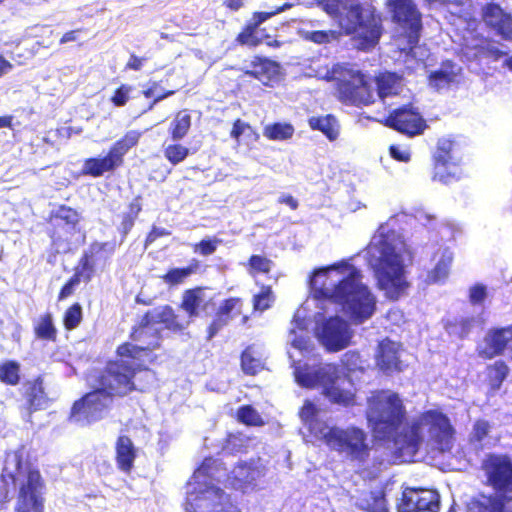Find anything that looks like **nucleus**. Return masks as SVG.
<instances>
[{
    "label": "nucleus",
    "mask_w": 512,
    "mask_h": 512,
    "mask_svg": "<svg viewBox=\"0 0 512 512\" xmlns=\"http://www.w3.org/2000/svg\"><path fill=\"white\" fill-rule=\"evenodd\" d=\"M361 278L356 267L341 262L315 270L311 286L319 298L339 305L350 323L360 325L376 311V298Z\"/></svg>",
    "instance_id": "nucleus-1"
},
{
    "label": "nucleus",
    "mask_w": 512,
    "mask_h": 512,
    "mask_svg": "<svg viewBox=\"0 0 512 512\" xmlns=\"http://www.w3.org/2000/svg\"><path fill=\"white\" fill-rule=\"evenodd\" d=\"M365 417L372 431L383 440H392L400 455L414 456L423 441L422 423L413 421L401 432L407 421V410L400 395L390 389L371 392L366 401Z\"/></svg>",
    "instance_id": "nucleus-2"
},
{
    "label": "nucleus",
    "mask_w": 512,
    "mask_h": 512,
    "mask_svg": "<svg viewBox=\"0 0 512 512\" xmlns=\"http://www.w3.org/2000/svg\"><path fill=\"white\" fill-rule=\"evenodd\" d=\"M320 4L345 35L353 36L357 49L368 51L378 44L383 33L382 16L371 3L322 0Z\"/></svg>",
    "instance_id": "nucleus-3"
},
{
    "label": "nucleus",
    "mask_w": 512,
    "mask_h": 512,
    "mask_svg": "<svg viewBox=\"0 0 512 512\" xmlns=\"http://www.w3.org/2000/svg\"><path fill=\"white\" fill-rule=\"evenodd\" d=\"M312 428L315 438L321 441L330 451L345 456L352 462L364 464L370 458L371 447L367 433L360 427L346 428L327 423H318Z\"/></svg>",
    "instance_id": "nucleus-4"
},
{
    "label": "nucleus",
    "mask_w": 512,
    "mask_h": 512,
    "mask_svg": "<svg viewBox=\"0 0 512 512\" xmlns=\"http://www.w3.org/2000/svg\"><path fill=\"white\" fill-rule=\"evenodd\" d=\"M13 459L15 470L8 473V477L18 486L14 512H45V481L39 469L24 458L22 452H14Z\"/></svg>",
    "instance_id": "nucleus-5"
},
{
    "label": "nucleus",
    "mask_w": 512,
    "mask_h": 512,
    "mask_svg": "<svg viewBox=\"0 0 512 512\" xmlns=\"http://www.w3.org/2000/svg\"><path fill=\"white\" fill-rule=\"evenodd\" d=\"M379 242V257L375 265V277L379 289L393 301L407 294L410 282L406 277L403 254L394 245L381 237Z\"/></svg>",
    "instance_id": "nucleus-6"
},
{
    "label": "nucleus",
    "mask_w": 512,
    "mask_h": 512,
    "mask_svg": "<svg viewBox=\"0 0 512 512\" xmlns=\"http://www.w3.org/2000/svg\"><path fill=\"white\" fill-rule=\"evenodd\" d=\"M148 368L142 360L132 357L117 356L109 360L96 378V384L103 386L115 397L123 398L133 392L143 393L145 389L136 384V375Z\"/></svg>",
    "instance_id": "nucleus-7"
},
{
    "label": "nucleus",
    "mask_w": 512,
    "mask_h": 512,
    "mask_svg": "<svg viewBox=\"0 0 512 512\" xmlns=\"http://www.w3.org/2000/svg\"><path fill=\"white\" fill-rule=\"evenodd\" d=\"M431 179L443 185H450L462 179V157L454 139L442 137L438 139L431 155Z\"/></svg>",
    "instance_id": "nucleus-8"
},
{
    "label": "nucleus",
    "mask_w": 512,
    "mask_h": 512,
    "mask_svg": "<svg viewBox=\"0 0 512 512\" xmlns=\"http://www.w3.org/2000/svg\"><path fill=\"white\" fill-rule=\"evenodd\" d=\"M334 72L338 74L336 95L342 104L362 107L374 103L373 88L360 70L340 67L334 69Z\"/></svg>",
    "instance_id": "nucleus-9"
},
{
    "label": "nucleus",
    "mask_w": 512,
    "mask_h": 512,
    "mask_svg": "<svg viewBox=\"0 0 512 512\" xmlns=\"http://www.w3.org/2000/svg\"><path fill=\"white\" fill-rule=\"evenodd\" d=\"M141 132L127 131L120 139L115 141L103 157H90L84 160L81 174L98 178L107 172H112L124 164V157L130 149L137 146Z\"/></svg>",
    "instance_id": "nucleus-10"
},
{
    "label": "nucleus",
    "mask_w": 512,
    "mask_h": 512,
    "mask_svg": "<svg viewBox=\"0 0 512 512\" xmlns=\"http://www.w3.org/2000/svg\"><path fill=\"white\" fill-rule=\"evenodd\" d=\"M149 317L144 313L130 332V339L141 343V345L124 342L117 347L116 356L132 357L134 360L139 361L143 357H149L154 350L160 348L162 339L161 329L154 325Z\"/></svg>",
    "instance_id": "nucleus-11"
},
{
    "label": "nucleus",
    "mask_w": 512,
    "mask_h": 512,
    "mask_svg": "<svg viewBox=\"0 0 512 512\" xmlns=\"http://www.w3.org/2000/svg\"><path fill=\"white\" fill-rule=\"evenodd\" d=\"M114 395L103 386L84 394L71 408V417L76 421L93 423L101 420L112 406Z\"/></svg>",
    "instance_id": "nucleus-12"
},
{
    "label": "nucleus",
    "mask_w": 512,
    "mask_h": 512,
    "mask_svg": "<svg viewBox=\"0 0 512 512\" xmlns=\"http://www.w3.org/2000/svg\"><path fill=\"white\" fill-rule=\"evenodd\" d=\"M388 7L394 23L399 25L407 38L408 49L417 47L422 29V15L413 0H388Z\"/></svg>",
    "instance_id": "nucleus-13"
},
{
    "label": "nucleus",
    "mask_w": 512,
    "mask_h": 512,
    "mask_svg": "<svg viewBox=\"0 0 512 512\" xmlns=\"http://www.w3.org/2000/svg\"><path fill=\"white\" fill-rule=\"evenodd\" d=\"M487 485L496 493L512 495V460L505 454H489L482 464Z\"/></svg>",
    "instance_id": "nucleus-14"
},
{
    "label": "nucleus",
    "mask_w": 512,
    "mask_h": 512,
    "mask_svg": "<svg viewBox=\"0 0 512 512\" xmlns=\"http://www.w3.org/2000/svg\"><path fill=\"white\" fill-rule=\"evenodd\" d=\"M319 342L328 352H338L351 344L353 331L349 323L340 316H330L318 327Z\"/></svg>",
    "instance_id": "nucleus-15"
},
{
    "label": "nucleus",
    "mask_w": 512,
    "mask_h": 512,
    "mask_svg": "<svg viewBox=\"0 0 512 512\" xmlns=\"http://www.w3.org/2000/svg\"><path fill=\"white\" fill-rule=\"evenodd\" d=\"M420 420L428 425V431L436 449L441 453L451 452L456 431L449 417L441 411L430 409L421 414Z\"/></svg>",
    "instance_id": "nucleus-16"
},
{
    "label": "nucleus",
    "mask_w": 512,
    "mask_h": 512,
    "mask_svg": "<svg viewBox=\"0 0 512 512\" xmlns=\"http://www.w3.org/2000/svg\"><path fill=\"white\" fill-rule=\"evenodd\" d=\"M439 509L440 496L432 489H406L397 504V512H438Z\"/></svg>",
    "instance_id": "nucleus-17"
},
{
    "label": "nucleus",
    "mask_w": 512,
    "mask_h": 512,
    "mask_svg": "<svg viewBox=\"0 0 512 512\" xmlns=\"http://www.w3.org/2000/svg\"><path fill=\"white\" fill-rule=\"evenodd\" d=\"M242 75L259 81L268 88L275 87L283 78L282 66L278 61L262 55H254Z\"/></svg>",
    "instance_id": "nucleus-18"
},
{
    "label": "nucleus",
    "mask_w": 512,
    "mask_h": 512,
    "mask_svg": "<svg viewBox=\"0 0 512 512\" xmlns=\"http://www.w3.org/2000/svg\"><path fill=\"white\" fill-rule=\"evenodd\" d=\"M459 54L468 62H479L488 59L499 61L506 52L493 45V41L482 34H473L460 45Z\"/></svg>",
    "instance_id": "nucleus-19"
},
{
    "label": "nucleus",
    "mask_w": 512,
    "mask_h": 512,
    "mask_svg": "<svg viewBox=\"0 0 512 512\" xmlns=\"http://www.w3.org/2000/svg\"><path fill=\"white\" fill-rule=\"evenodd\" d=\"M384 124L408 136L421 134L426 128L425 120L420 113L409 106H402L391 111L385 118Z\"/></svg>",
    "instance_id": "nucleus-20"
},
{
    "label": "nucleus",
    "mask_w": 512,
    "mask_h": 512,
    "mask_svg": "<svg viewBox=\"0 0 512 512\" xmlns=\"http://www.w3.org/2000/svg\"><path fill=\"white\" fill-rule=\"evenodd\" d=\"M244 300L241 297H228L221 301L215 314L207 326L206 338L211 340L215 337L229 322L242 315L243 322H247L248 316L243 315Z\"/></svg>",
    "instance_id": "nucleus-21"
},
{
    "label": "nucleus",
    "mask_w": 512,
    "mask_h": 512,
    "mask_svg": "<svg viewBox=\"0 0 512 512\" xmlns=\"http://www.w3.org/2000/svg\"><path fill=\"white\" fill-rule=\"evenodd\" d=\"M401 344L386 337L379 341L374 361L376 368L384 375L391 376L404 370L405 365L400 357Z\"/></svg>",
    "instance_id": "nucleus-22"
},
{
    "label": "nucleus",
    "mask_w": 512,
    "mask_h": 512,
    "mask_svg": "<svg viewBox=\"0 0 512 512\" xmlns=\"http://www.w3.org/2000/svg\"><path fill=\"white\" fill-rule=\"evenodd\" d=\"M79 222L78 212L68 206L61 205L51 217L49 236L54 244L71 239Z\"/></svg>",
    "instance_id": "nucleus-23"
},
{
    "label": "nucleus",
    "mask_w": 512,
    "mask_h": 512,
    "mask_svg": "<svg viewBox=\"0 0 512 512\" xmlns=\"http://www.w3.org/2000/svg\"><path fill=\"white\" fill-rule=\"evenodd\" d=\"M21 395L24 399L23 408L30 417L35 412L47 409L52 403V399L45 390L43 375L26 380L23 383Z\"/></svg>",
    "instance_id": "nucleus-24"
},
{
    "label": "nucleus",
    "mask_w": 512,
    "mask_h": 512,
    "mask_svg": "<svg viewBox=\"0 0 512 512\" xmlns=\"http://www.w3.org/2000/svg\"><path fill=\"white\" fill-rule=\"evenodd\" d=\"M201 511H197L189 500L185 502V509L189 512H240L232 502L231 497L217 486H210L201 491Z\"/></svg>",
    "instance_id": "nucleus-25"
},
{
    "label": "nucleus",
    "mask_w": 512,
    "mask_h": 512,
    "mask_svg": "<svg viewBox=\"0 0 512 512\" xmlns=\"http://www.w3.org/2000/svg\"><path fill=\"white\" fill-rule=\"evenodd\" d=\"M481 19L502 39L512 41V14L505 11L500 4L486 3L481 9Z\"/></svg>",
    "instance_id": "nucleus-26"
},
{
    "label": "nucleus",
    "mask_w": 512,
    "mask_h": 512,
    "mask_svg": "<svg viewBox=\"0 0 512 512\" xmlns=\"http://www.w3.org/2000/svg\"><path fill=\"white\" fill-rule=\"evenodd\" d=\"M510 343H512V324L491 328L484 337V346L477 348V356L483 360H491L503 355Z\"/></svg>",
    "instance_id": "nucleus-27"
},
{
    "label": "nucleus",
    "mask_w": 512,
    "mask_h": 512,
    "mask_svg": "<svg viewBox=\"0 0 512 512\" xmlns=\"http://www.w3.org/2000/svg\"><path fill=\"white\" fill-rule=\"evenodd\" d=\"M233 472L235 479L240 482L243 487H255L257 481L266 475L267 467L262 458L257 456L249 460L237 462Z\"/></svg>",
    "instance_id": "nucleus-28"
},
{
    "label": "nucleus",
    "mask_w": 512,
    "mask_h": 512,
    "mask_svg": "<svg viewBox=\"0 0 512 512\" xmlns=\"http://www.w3.org/2000/svg\"><path fill=\"white\" fill-rule=\"evenodd\" d=\"M512 502V495L499 493L479 494L470 503L473 512H510L508 504Z\"/></svg>",
    "instance_id": "nucleus-29"
},
{
    "label": "nucleus",
    "mask_w": 512,
    "mask_h": 512,
    "mask_svg": "<svg viewBox=\"0 0 512 512\" xmlns=\"http://www.w3.org/2000/svg\"><path fill=\"white\" fill-rule=\"evenodd\" d=\"M137 458V449L132 439L127 435H120L115 442V460L117 468L130 474Z\"/></svg>",
    "instance_id": "nucleus-30"
},
{
    "label": "nucleus",
    "mask_w": 512,
    "mask_h": 512,
    "mask_svg": "<svg viewBox=\"0 0 512 512\" xmlns=\"http://www.w3.org/2000/svg\"><path fill=\"white\" fill-rule=\"evenodd\" d=\"M323 394L334 404L344 407L356 404V395L352 385L349 388L342 387L338 382V377L323 384Z\"/></svg>",
    "instance_id": "nucleus-31"
},
{
    "label": "nucleus",
    "mask_w": 512,
    "mask_h": 512,
    "mask_svg": "<svg viewBox=\"0 0 512 512\" xmlns=\"http://www.w3.org/2000/svg\"><path fill=\"white\" fill-rule=\"evenodd\" d=\"M150 316L154 325L163 324L168 330L179 332L185 328V325L179 321L178 315L170 305H164L160 308L148 310L145 312Z\"/></svg>",
    "instance_id": "nucleus-32"
},
{
    "label": "nucleus",
    "mask_w": 512,
    "mask_h": 512,
    "mask_svg": "<svg viewBox=\"0 0 512 512\" xmlns=\"http://www.w3.org/2000/svg\"><path fill=\"white\" fill-rule=\"evenodd\" d=\"M33 333L37 340L55 343L58 339V329L51 312H45L33 324Z\"/></svg>",
    "instance_id": "nucleus-33"
},
{
    "label": "nucleus",
    "mask_w": 512,
    "mask_h": 512,
    "mask_svg": "<svg viewBox=\"0 0 512 512\" xmlns=\"http://www.w3.org/2000/svg\"><path fill=\"white\" fill-rule=\"evenodd\" d=\"M116 248L117 243L115 241H93L83 253L91 258L95 264L99 262L105 264L114 255Z\"/></svg>",
    "instance_id": "nucleus-34"
},
{
    "label": "nucleus",
    "mask_w": 512,
    "mask_h": 512,
    "mask_svg": "<svg viewBox=\"0 0 512 512\" xmlns=\"http://www.w3.org/2000/svg\"><path fill=\"white\" fill-rule=\"evenodd\" d=\"M438 254L439 257L435 267L427 274L428 283H440L448 277L453 255L447 249L435 253V255Z\"/></svg>",
    "instance_id": "nucleus-35"
},
{
    "label": "nucleus",
    "mask_w": 512,
    "mask_h": 512,
    "mask_svg": "<svg viewBox=\"0 0 512 512\" xmlns=\"http://www.w3.org/2000/svg\"><path fill=\"white\" fill-rule=\"evenodd\" d=\"M454 66L455 64L452 60L444 61L440 69L430 73V85L439 90L453 83L457 76V73L453 70Z\"/></svg>",
    "instance_id": "nucleus-36"
},
{
    "label": "nucleus",
    "mask_w": 512,
    "mask_h": 512,
    "mask_svg": "<svg viewBox=\"0 0 512 512\" xmlns=\"http://www.w3.org/2000/svg\"><path fill=\"white\" fill-rule=\"evenodd\" d=\"M401 77L393 72L380 73L375 82L377 85V94L381 99L398 94L399 82Z\"/></svg>",
    "instance_id": "nucleus-37"
},
{
    "label": "nucleus",
    "mask_w": 512,
    "mask_h": 512,
    "mask_svg": "<svg viewBox=\"0 0 512 512\" xmlns=\"http://www.w3.org/2000/svg\"><path fill=\"white\" fill-rule=\"evenodd\" d=\"M240 366L244 374L255 376L264 369V363L252 345L247 346L240 355Z\"/></svg>",
    "instance_id": "nucleus-38"
},
{
    "label": "nucleus",
    "mask_w": 512,
    "mask_h": 512,
    "mask_svg": "<svg viewBox=\"0 0 512 512\" xmlns=\"http://www.w3.org/2000/svg\"><path fill=\"white\" fill-rule=\"evenodd\" d=\"M309 127L312 130L322 132L330 141L338 137L339 131L337 121L334 116L328 114L326 116H313L308 119Z\"/></svg>",
    "instance_id": "nucleus-39"
},
{
    "label": "nucleus",
    "mask_w": 512,
    "mask_h": 512,
    "mask_svg": "<svg viewBox=\"0 0 512 512\" xmlns=\"http://www.w3.org/2000/svg\"><path fill=\"white\" fill-rule=\"evenodd\" d=\"M203 288L195 287L184 291L180 307L187 313L190 318L199 315V308L203 302Z\"/></svg>",
    "instance_id": "nucleus-40"
},
{
    "label": "nucleus",
    "mask_w": 512,
    "mask_h": 512,
    "mask_svg": "<svg viewBox=\"0 0 512 512\" xmlns=\"http://www.w3.org/2000/svg\"><path fill=\"white\" fill-rule=\"evenodd\" d=\"M199 261L192 259L188 266L169 269L161 279L169 286L182 284L191 274L199 269Z\"/></svg>",
    "instance_id": "nucleus-41"
},
{
    "label": "nucleus",
    "mask_w": 512,
    "mask_h": 512,
    "mask_svg": "<svg viewBox=\"0 0 512 512\" xmlns=\"http://www.w3.org/2000/svg\"><path fill=\"white\" fill-rule=\"evenodd\" d=\"M142 197L136 196L128 205V212L124 213L121 217L120 233L123 237L128 235L132 230L138 215L142 211L141 204Z\"/></svg>",
    "instance_id": "nucleus-42"
},
{
    "label": "nucleus",
    "mask_w": 512,
    "mask_h": 512,
    "mask_svg": "<svg viewBox=\"0 0 512 512\" xmlns=\"http://www.w3.org/2000/svg\"><path fill=\"white\" fill-rule=\"evenodd\" d=\"M509 367L503 360H497L486 367V378L490 387L499 389L509 374Z\"/></svg>",
    "instance_id": "nucleus-43"
},
{
    "label": "nucleus",
    "mask_w": 512,
    "mask_h": 512,
    "mask_svg": "<svg viewBox=\"0 0 512 512\" xmlns=\"http://www.w3.org/2000/svg\"><path fill=\"white\" fill-rule=\"evenodd\" d=\"M21 366L15 360H6L0 363V382L8 386H16L21 379Z\"/></svg>",
    "instance_id": "nucleus-44"
},
{
    "label": "nucleus",
    "mask_w": 512,
    "mask_h": 512,
    "mask_svg": "<svg viewBox=\"0 0 512 512\" xmlns=\"http://www.w3.org/2000/svg\"><path fill=\"white\" fill-rule=\"evenodd\" d=\"M294 131V127L290 123L275 122L263 128V135L268 140L283 141L290 139Z\"/></svg>",
    "instance_id": "nucleus-45"
},
{
    "label": "nucleus",
    "mask_w": 512,
    "mask_h": 512,
    "mask_svg": "<svg viewBox=\"0 0 512 512\" xmlns=\"http://www.w3.org/2000/svg\"><path fill=\"white\" fill-rule=\"evenodd\" d=\"M236 420L249 427H261L265 424L261 415L250 404L242 405L237 409Z\"/></svg>",
    "instance_id": "nucleus-46"
},
{
    "label": "nucleus",
    "mask_w": 512,
    "mask_h": 512,
    "mask_svg": "<svg viewBox=\"0 0 512 512\" xmlns=\"http://www.w3.org/2000/svg\"><path fill=\"white\" fill-rule=\"evenodd\" d=\"M214 459L212 457H205L200 465L197 467V469L194 471L192 478L194 479V482L198 485H204L207 489L210 486H214L211 484V481L213 479V466H214Z\"/></svg>",
    "instance_id": "nucleus-47"
},
{
    "label": "nucleus",
    "mask_w": 512,
    "mask_h": 512,
    "mask_svg": "<svg viewBox=\"0 0 512 512\" xmlns=\"http://www.w3.org/2000/svg\"><path fill=\"white\" fill-rule=\"evenodd\" d=\"M191 126V116L184 112H178L171 123L170 135L173 140L184 138Z\"/></svg>",
    "instance_id": "nucleus-48"
},
{
    "label": "nucleus",
    "mask_w": 512,
    "mask_h": 512,
    "mask_svg": "<svg viewBox=\"0 0 512 512\" xmlns=\"http://www.w3.org/2000/svg\"><path fill=\"white\" fill-rule=\"evenodd\" d=\"M83 320V309L80 303L75 302L63 313L62 322L67 331L76 329Z\"/></svg>",
    "instance_id": "nucleus-49"
},
{
    "label": "nucleus",
    "mask_w": 512,
    "mask_h": 512,
    "mask_svg": "<svg viewBox=\"0 0 512 512\" xmlns=\"http://www.w3.org/2000/svg\"><path fill=\"white\" fill-rule=\"evenodd\" d=\"M318 409L316 405L310 401L305 400L304 404L299 410V416L301 420L307 425L310 433L315 437V433L312 428L316 427L318 423H326L325 421L317 419Z\"/></svg>",
    "instance_id": "nucleus-50"
},
{
    "label": "nucleus",
    "mask_w": 512,
    "mask_h": 512,
    "mask_svg": "<svg viewBox=\"0 0 512 512\" xmlns=\"http://www.w3.org/2000/svg\"><path fill=\"white\" fill-rule=\"evenodd\" d=\"M96 265L91 258L82 253L73 274L83 282L88 283L96 273Z\"/></svg>",
    "instance_id": "nucleus-51"
},
{
    "label": "nucleus",
    "mask_w": 512,
    "mask_h": 512,
    "mask_svg": "<svg viewBox=\"0 0 512 512\" xmlns=\"http://www.w3.org/2000/svg\"><path fill=\"white\" fill-rule=\"evenodd\" d=\"M163 153L166 160L173 166H176L190 155V149L180 143H173L167 145Z\"/></svg>",
    "instance_id": "nucleus-52"
},
{
    "label": "nucleus",
    "mask_w": 512,
    "mask_h": 512,
    "mask_svg": "<svg viewBox=\"0 0 512 512\" xmlns=\"http://www.w3.org/2000/svg\"><path fill=\"white\" fill-rule=\"evenodd\" d=\"M272 261L262 255L253 254L249 257L247 268L250 275L258 273L268 274L272 269Z\"/></svg>",
    "instance_id": "nucleus-53"
},
{
    "label": "nucleus",
    "mask_w": 512,
    "mask_h": 512,
    "mask_svg": "<svg viewBox=\"0 0 512 512\" xmlns=\"http://www.w3.org/2000/svg\"><path fill=\"white\" fill-rule=\"evenodd\" d=\"M472 328V320L468 318L455 319L454 321H450L446 325V330L452 336H455L459 339L466 338Z\"/></svg>",
    "instance_id": "nucleus-54"
},
{
    "label": "nucleus",
    "mask_w": 512,
    "mask_h": 512,
    "mask_svg": "<svg viewBox=\"0 0 512 512\" xmlns=\"http://www.w3.org/2000/svg\"><path fill=\"white\" fill-rule=\"evenodd\" d=\"M273 300L271 286L264 285L261 287L260 292L253 296V309L255 311H265L271 307Z\"/></svg>",
    "instance_id": "nucleus-55"
},
{
    "label": "nucleus",
    "mask_w": 512,
    "mask_h": 512,
    "mask_svg": "<svg viewBox=\"0 0 512 512\" xmlns=\"http://www.w3.org/2000/svg\"><path fill=\"white\" fill-rule=\"evenodd\" d=\"M491 430L489 421L485 419H477L472 426V430L469 435L470 444H479L485 438L488 437Z\"/></svg>",
    "instance_id": "nucleus-56"
},
{
    "label": "nucleus",
    "mask_w": 512,
    "mask_h": 512,
    "mask_svg": "<svg viewBox=\"0 0 512 512\" xmlns=\"http://www.w3.org/2000/svg\"><path fill=\"white\" fill-rule=\"evenodd\" d=\"M132 91L133 86L123 83L113 91L109 101L114 107H124L129 102Z\"/></svg>",
    "instance_id": "nucleus-57"
},
{
    "label": "nucleus",
    "mask_w": 512,
    "mask_h": 512,
    "mask_svg": "<svg viewBox=\"0 0 512 512\" xmlns=\"http://www.w3.org/2000/svg\"><path fill=\"white\" fill-rule=\"evenodd\" d=\"M258 27L251 22L247 23L236 37V41L241 45L256 47L261 43V39L254 34Z\"/></svg>",
    "instance_id": "nucleus-58"
},
{
    "label": "nucleus",
    "mask_w": 512,
    "mask_h": 512,
    "mask_svg": "<svg viewBox=\"0 0 512 512\" xmlns=\"http://www.w3.org/2000/svg\"><path fill=\"white\" fill-rule=\"evenodd\" d=\"M367 510L369 512H389L385 495L382 492H372L370 500L367 501Z\"/></svg>",
    "instance_id": "nucleus-59"
},
{
    "label": "nucleus",
    "mask_w": 512,
    "mask_h": 512,
    "mask_svg": "<svg viewBox=\"0 0 512 512\" xmlns=\"http://www.w3.org/2000/svg\"><path fill=\"white\" fill-rule=\"evenodd\" d=\"M221 241L217 238H207V239H202L201 241H199L198 243H195L192 247H193V251L195 253H199L203 256H209L211 254H213L216 249H217V246L218 244L220 243Z\"/></svg>",
    "instance_id": "nucleus-60"
},
{
    "label": "nucleus",
    "mask_w": 512,
    "mask_h": 512,
    "mask_svg": "<svg viewBox=\"0 0 512 512\" xmlns=\"http://www.w3.org/2000/svg\"><path fill=\"white\" fill-rule=\"evenodd\" d=\"M82 282L81 279H79L74 274L66 281V283L61 287L59 293H58V301H62L71 295L74 294L75 287Z\"/></svg>",
    "instance_id": "nucleus-61"
},
{
    "label": "nucleus",
    "mask_w": 512,
    "mask_h": 512,
    "mask_svg": "<svg viewBox=\"0 0 512 512\" xmlns=\"http://www.w3.org/2000/svg\"><path fill=\"white\" fill-rule=\"evenodd\" d=\"M290 333L294 335L291 345L300 352L311 350L310 338L307 335H297L295 329H291Z\"/></svg>",
    "instance_id": "nucleus-62"
},
{
    "label": "nucleus",
    "mask_w": 512,
    "mask_h": 512,
    "mask_svg": "<svg viewBox=\"0 0 512 512\" xmlns=\"http://www.w3.org/2000/svg\"><path fill=\"white\" fill-rule=\"evenodd\" d=\"M285 6L278 7L271 12H254L252 15L251 23L256 27H259L263 22L271 18L272 16L284 11Z\"/></svg>",
    "instance_id": "nucleus-63"
},
{
    "label": "nucleus",
    "mask_w": 512,
    "mask_h": 512,
    "mask_svg": "<svg viewBox=\"0 0 512 512\" xmlns=\"http://www.w3.org/2000/svg\"><path fill=\"white\" fill-rule=\"evenodd\" d=\"M470 302L472 304H480L486 298V288L483 285L477 284L470 289Z\"/></svg>",
    "instance_id": "nucleus-64"
}]
</instances>
